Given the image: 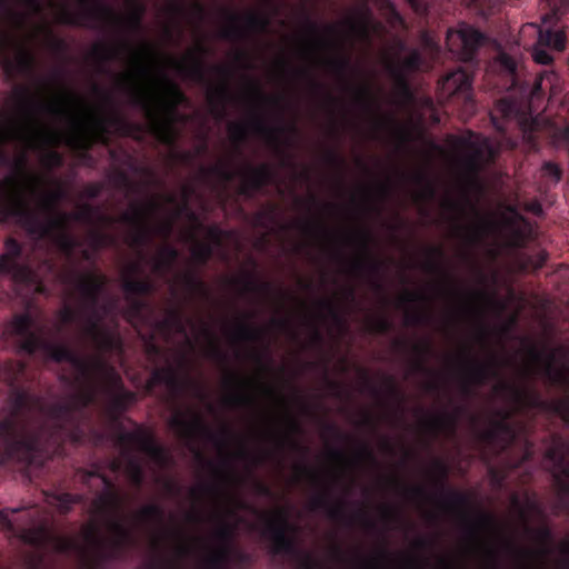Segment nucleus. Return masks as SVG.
<instances>
[{
    "instance_id": "13",
    "label": "nucleus",
    "mask_w": 569,
    "mask_h": 569,
    "mask_svg": "<svg viewBox=\"0 0 569 569\" xmlns=\"http://www.w3.org/2000/svg\"><path fill=\"white\" fill-rule=\"evenodd\" d=\"M161 203L157 199H149L146 202H132L130 210L122 212L119 221L132 228L129 236V244L139 250L141 259L146 258L143 248L148 246L156 233L151 226V218L161 210Z\"/></svg>"
},
{
    "instance_id": "27",
    "label": "nucleus",
    "mask_w": 569,
    "mask_h": 569,
    "mask_svg": "<svg viewBox=\"0 0 569 569\" xmlns=\"http://www.w3.org/2000/svg\"><path fill=\"white\" fill-rule=\"evenodd\" d=\"M206 174H214L223 181H231L236 177V172L224 164H216L210 168H203ZM242 183L239 187V193L246 198H252L257 192L267 187V183L257 176L247 164L243 170L237 172Z\"/></svg>"
},
{
    "instance_id": "25",
    "label": "nucleus",
    "mask_w": 569,
    "mask_h": 569,
    "mask_svg": "<svg viewBox=\"0 0 569 569\" xmlns=\"http://www.w3.org/2000/svg\"><path fill=\"white\" fill-rule=\"evenodd\" d=\"M141 272L142 268L139 262L131 263L122 279V290L128 297L130 309L136 315L140 313L146 306L139 297L151 295L154 291V284L151 280L136 277Z\"/></svg>"
},
{
    "instance_id": "15",
    "label": "nucleus",
    "mask_w": 569,
    "mask_h": 569,
    "mask_svg": "<svg viewBox=\"0 0 569 569\" xmlns=\"http://www.w3.org/2000/svg\"><path fill=\"white\" fill-rule=\"evenodd\" d=\"M104 356L94 357V367L103 373L106 382L104 392L108 397L106 413L111 421L118 423L121 415L136 401V393L124 388L120 375L107 362Z\"/></svg>"
},
{
    "instance_id": "43",
    "label": "nucleus",
    "mask_w": 569,
    "mask_h": 569,
    "mask_svg": "<svg viewBox=\"0 0 569 569\" xmlns=\"http://www.w3.org/2000/svg\"><path fill=\"white\" fill-rule=\"evenodd\" d=\"M207 465L213 471L214 476L219 479L218 482L214 483H203L198 488H192L190 493L192 498L200 499L202 495L214 496L219 499L221 498H230L229 493L226 491L222 480L224 478V473L217 468L211 461H207Z\"/></svg>"
},
{
    "instance_id": "47",
    "label": "nucleus",
    "mask_w": 569,
    "mask_h": 569,
    "mask_svg": "<svg viewBox=\"0 0 569 569\" xmlns=\"http://www.w3.org/2000/svg\"><path fill=\"white\" fill-rule=\"evenodd\" d=\"M164 510L158 503H149L143 506L137 515L138 520L148 526H162L164 522Z\"/></svg>"
},
{
    "instance_id": "3",
    "label": "nucleus",
    "mask_w": 569,
    "mask_h": 569,
    "mask_svg": "<svg viewBox=\"0 0 569 569\" xmlns=\"http://www.w3.org/2000/svg\"><path fill=\"white\" fill-rule=\"evenodd\" d=\"M121 50L131 53L136 67L134 74L127 73L120 79V84L129 93L130 103L144 112L150 122V130L157 139L164 144L172 146L177 138L173 123L179 106L187 101L186 94L164 73L160 76V82L163 87L162 94L133 83L137 77L150 76V68L143 61L144 54L151 52V47L147 43L143 44L142 50H136L127 40L118 47L97 43L92 47L90 54L94 60L107 63L117 59Z\"/></svg>"
},
{
    "instance_id": "61",
    "label": "nucleus",
    "mask_w": 569,
    "mask_h": 569,
    "mask_svg": "<svg viewBox=\"0 0 569 569\" xmlns=\"http://www.w3.org/2000/svg\"><path fill=\"white\" fill-rule=\"evenodd\" d=\"M411 181L422 188V198H432L436 194V188L431 179L422 171H417L410 176Z\"/></svg>"
},
{
    "instance_id": "9",
    "label": "nucleus",
    "mask_w": 569,
    "mask_h": 569,
    "mask_svg": "<svg viewBox=\"0 0 569 569\" xmlns=\"http://www.w3.org/2000/svg\"><path fill=\"white\" fill-rule=\"evenodd\" d=\"M261 517L264 522L263 536L271 541L272 555L293 557L299 569H330L312 553L298 549L295 538L290 535L296 531V527L290 523L284 509H277L272 515L263 513Z\"/></svg>"
},
{
    "instance_id": "19",
    "label": "nucleus",
    "mask_w": 569,
    "mask_h": 569,
    "mask_svg": "<svg viewBox=\"0 0 569 569\" xmlns=\"http://www.w3.org/2000/svg\"><path fill=\"white\" fill-rule=\"evenodd\" d=\"M236 537V526L218 516V526L213 532L216 546L206 545L207 553L202 559L201 569H231L229 567L230 548Z\"/></svg>"
},
{
    "instance_id": "22",
    "label": "nucleus",
    "mask_w": 569,
    "mask_h": 569,
    "mask_svg": "<svg viewBox=\"0 0 569 569\" xmlns=\"http://www.w3.org/2000/svg\"><path fill=\"white\" fill-rule=\"evenodd\" d=\"M91 478L101 479L104 486V490L99 492L92 502L97 515L104 520L116 517L121 509L122 498L116 488L114 481L109 476L102 473L99 467L82 471L81 479L83 483H88Z\"/></svg>"
},
{
    "instance_id": "21",
    "label": "nucleus",
    "mask_w": 569,
    "mask_h": 569,
    "mask_svg": "<svg viewBox=\"0 0 569 569\" xmlns=\"http://www.w3.org/2000/svg\"><path fill=\"white\" fill-rule=\"evenodd\" d=\"M461 359L463 361L461 391L465 396L473 395L472 387H481L491 379H500V365L496 356H491L487 361H480L468 351Z\"/></svg>"
},
{
    "instance_id": "55",
    "label": "nucleus",
    "mask_w": 569,
    "mask_h": 569,
    "mask_svg": "<svg viewBox=\"0 0 569 569\" xmlns=\"http://www.w3.org/2000/svg\"><path fill=\"white\" fill-rule=\"evenodd\" d=\"M182 280L186 289L190 293L198 295L206 300H209L211 298V292L208 286L196 273H186Z\"/></svg>"
},
{
    "instance_id": "2",
    "label": "nucleus",
    "mask_w": 569,
    "mask_h": 569,
    "mask_svg": "<svg viewBox=\"0 0 569 569\" xmlns=\"http://www.w3.org/2000/svg\"><path fill=\"white\" fill-rule=\"evenodd\" d=\"M91 367V378L78 373L76 382L81 388L66 400L46 403L26 390L11 393L7 413L0 418V466H42L66 439L79 440L87 409L97 400V380L103 379L94 367V358Z\"/></svg>"
},
{
    "instance_id": "58",
    "label": "nucleus",
    "mask_w": 569,
    "mask_h": 569,
    "mask_svg": "<svg viewBox=\"0 0 569 569\" xmlns=\"http://www.w3.org/2000/svg\"><path fill=\"white\" fill-rule=\"evenodd\" d=\"M428 258L423 264L426 271L431 273H443V268L440 262L445 257V252L440 247H430L427 250Z\"/></svg>"
},
{
    "instance_id": "8",
    "label": "nucleus",
    "mask_w": 569,
    "mask_h": 569,
    "mask_svg": "<svg viewBox=\"0 0 569 569\" xmlns=\"http://www.w3.org/2000/svg\"><path fill=\"white\" fill-rule=\"evenodd\" d=\"M543 376L551 386L569 389V377L562 370L552 365V361L543 367ZM495 392L503 396L517 410L537 409L557 415L566 423H569V393L553 400H545L541 395L531 388L520 387L513 382L500 381L495 386Z\"/></svg>"
},
{
    "instance_id": "7",
    "label": "nucleus",
    "mask_w": 569,
    "mask_h": 569,
    "mask_svg": "<svg viewBox=\"0 0 569 569\" xmlns=\"http://www.w3.org/2000/svg\"><path fill=\"white\" fill-rule=\"evenodd\" d=\"M11 330L19 339L21 352L33 356L41 351L54 362H68L86 379L92 376V360L89 361L66 343H56L46 338L44 327L36 323L33 317L26 312L16 315Z\"/></svg>"
},
{
    "instance_id": "4",
    "label": "nucleus",
    "mask_w": 569,
    "mask_h": 569,
    "mask_svg": "<svg viewBox=\"0 0 569 569\" xmlns=\"http://www.w3.org/2000/svg\"><path fill=\"white\" fill-rule=\"evenodd\" d=\"M60 281L69 287L70 296H76L78 309L66 305L58 312L62 326L82 319V335L91 342L98 355L123 353V341L117 328L103 326L109 311L107 305H100V297L108 284V278L97 270L80 271L74 263L66 266L58 274Z\"/></svg>"
},
{
    "instance_id": "18",
    "label": "nucleus",
    "mask_w": 569,
    "mask_h": 569,
    "mask_svg": "<svg viewBox=\"0 0 569 569\" xmlns=\"http://www.w3.org/2000/svg\"><path fill=\"white\" fill-rule=\"evenodd\" d=\"M437 91L441 101L461 103L466 111H473L472 79L463 69H456L441 78Z\"/></svg>"
},
{
    "instance_id": "46",
    "label": "nucleus",
    "mask_w": 569,
    "mask_h": 569,
    "mask_svg": "<svg viewBox=\"0 0 569 569\" xmlns=\"http://www.w3.org/2000/svg\"><path fill=\"white\" fill-rule=\"evenodd\" d=\"M59 251L69 260L73 259V254L77 248L81 246V242L70 231L58 232L56 237L50 239Z\"/></svg>"
},
{
    "instance_id": "59",
    "label": "nucleus",
    "mask_w": 569,
    "mask_h": 569,
    "mask_svg": "<svg viewBox=\"0 0 569 569\" xmlns=\"http://www.w3.org/2000/svg\"><path fill=\"white\" fill-rule=\"evenodd\" d=\"M326 63L331 69V71L341 78L346 86L350 88V86L347 83V73L351 68L350 59L348 57L337 56L327 59Z\"/></svg>"
},
{
    "instance_id": "52",
    "label": "nucleus",
    "mask_w": 569,
    "mask_h": 569,
    "mask_svg": "<svg viewBox=\"0 0 569 569\" xmlns=\"http://www.w3.org/2000/svg\"><path fill=\"white\" fill-rule=\"evenodd\" d=\"M241 284L242 290L247 293L271 296L276 292V288L271 282L260 281L252 274L246 277Z\"/></svg>"
},
{
    "instance_id": "40",
    "label": "nucleus",
    "mask_w": 569,
    "mask_h": 569,
    "mask_svg": "<svg viewBox=\"0 0 569 569\" xmlns=\"http://www.w3.org/2000/svg\"><path fill=\"white\" fill-rule=\"evenodd\" d=\"M551 458L558 459L560 466L559 473L556 477L558 507L569 513V463L556 451H551Z\"/></svg>"
},
{
    "instance_id": "50",
    "label": "nucleus",
    "mask_w": 569,
    "mask_h": 569,
    "mask_svg": "<svg viewBox=\"0 0 569 569\" xmlns=\"http://www.w3.org/2000/svg\"><path fill=\"white\" fill-rule=\"evenodd\" d=\"M462 519L467 523L468 532L471 537H477L478 531L481 529H496L497 522L492 515L487 512L478 513L475 521H470L467 513H462Z\"/></svg>"
},
{
    "instance_id": "23",
    "label": "nucleus",
    "mask_w": 569,
    "mask_h": 569,
    "mask_svg": "<svg viewBox=\"0 0 569 569\" xmlns=\"http://www.w3.org/2000/svg\"><path fill=\"white\" fill-rule=\"evenodd\" d=\"M116 445H129L133 450L146 453L157 465L164 467L169 463L170 457L167 450L160 446L154 437L144 428L138 427L133 431H124L119 427L116 433Z\"/></svg>"
},
{
    "instance_id": "12",
    "label": "nucleus",
    "mask_w": 569,
    "mask_h": 569,
    "mask_svg": "<svg viewBox=\"0 0 569 569\" xmlns=\"http://www.w3.org/2000/svg\"><path fill=\"white\" fill-rule=\"evenodd\" d=\"M168 425L180 439L187 442H193L198 438H204L221 450L227 449L234 436L232 430L227 426H222L219 432L212 431L203 417L193 409L182 411L176 408Z\"/></svg>"
},
{
    "instance_id": "45",
    "label": "nucleus",
    "mask_w": 569,
    "mask_h": 569,
    "mask_svg": "<svg viewBox=\"0 0 569 569\" xmlns=\"http://www.w3.org/2000/svg\"><path fill=\"white\" fill-rule=\"evenodd\" d=\"M83 501V496L79 493H70V492H50L47 493V502L52 507L57 508V510L67 515L71 511L74 505L81 503Z\"/></svg>"
},
{
    "instance_id": "10",
    "label": "nucleus",
    "mask_w": 569,
    "mask_h": 569,
    "mask_svg": "<svg viewBox=\"0 0 569 569\" xmlns=\"http://www.w3.org/2000/svg\"><path fill=\"white\" fill-rule=\"evenodd\" d=\"M490 118L499 132H506L507 123L513 121L527 143L532 148L538 146V133L543 128L545 120L539 114L532 113L530 101L511 97L501 98L495 103Z\"/></svg>"
},
{
    "instance_id": "54",
    "label": "nucleus",
    "mask_w": 569,
    "mask_h": 569,
    "mask_svg": "<svg viewBox=\"0 0 569 569\" xmlns=\"http://www.w3.org/2000/svg\"><path fill=\"white\" fill-rule=\"evenodd\" d=\"M228 26L221 30L220 37L226 40H241L246 37L244 29L239 24L241 17L233 12H227Z\"/></svg>"
},
{
    "instance_id": "26",
    "label": "nucleus",
    "mask_w": 569,
    "mask_h": 569,
    "mask_svg": "<svg viewBox=\"0 0 569 569\" xmlns=\"http://www.w3.org/2000/svg\"><path fill=\"white\" fill-rule=\"evenodd\" d=\"M353 239L359 247L360 253L355 260L351 261V271L355 273L366 272L377 278L381 273L383 263L372 254L371 232L367 229H361L355 233Z\"/></svg>"
},
{
    "instance_id": "16",
    "label": "nucleus",
    "mask_w": 569,
    "mask_h": 569,
    "mask_svg": "<svg viewBox=\"0 0 569 569\" xmlns=\"http://www.w3.org/2000/svg\"><path fill=\"white\" fill-rule=\"evenodd\" d=\"M310 508L312 510H323L328 518L342 522L346 526H352L357 521L366 530L372 531L376 529V523L369 517L366 509L360 508L356 513L348 515L347 502L342 499H332L331 491L328 488H325L311 498Z\"/></svg>"
},
{
    "instance_id": "1",
    "label": "nucleus",
    "mask_w": 569,
    "mask_h": 569,
    "mask_svg": "<svg viewBox=\"0 0 569 569\" xmlns=\"http://www.w3.org/2000/svg\"><path fill=\"white\" fill-rule=\"evenodd\" d=\"M92 89L109 112H79L77 108L84 106L86 100L66 86L63 93L50 102L41 100L27 86L14 87L8 99L9 109H0V168H11L9 176L18 177L21 192L24 180L38 182L40 179L28 171L29 151L39 153L42 166L53 170L64 162L56 150L61 144L81 149L83 157L89 158L90 143L84 137L89 126L96 139L106 144L110 128L127 136L141 131L140 126L130 123L119 113L110 92L98 84Z\"/></svg>"
},
{
    "instance_id": "31",
    "label": "nucleus",
    "mask_w": 569,
    "mask_h": 569,
    "mask_svg": "<svg viewBox=\"0 0 569 569\" xmlns=\"http://www.w3.org/2000/svg\"><path fill=\"white\" fill-rule=\"evenodd\" d=\"M303 24L307 33L312 38L308 46V53L335 47L333 38L338 34V28L336 24H325L323 27H320L306 12L303 13Z\"/></svg>"
},
{
    "instance_id": "36",
    "label": "nucleus",
    "mask_w": 569,
    "mask_h": 569,
    "mask_svg": "<svg viewBox=\"0 0 569 569\" xmlns=\"http://www.w3.org/2000/svg\"><path fill=\"white\" fill-rule=\"evenodd\" d=\"M473 133L468 132V137L450 136L449 141L451 147L457 151H468L469 153L463 158L465 167L470 171L479 169L480 160L482 159L481 148L471 140Z\"/></svg>"
},
{
    "instance_id": "63",
    "label": "nucleus",
    "mask_w": 569,
    "mask_h": 569,
    "mask_svg": "<svg viewBox=\"0 0 569 569\" xmlns=\"http://www.w3.org/2000/svg\"><path fill=\"white\" fill-rule=\"evenodd\" d=\"M114 242L112 236L101 230H92L90 232V243L93 251L111 246Z\"/></svg>"
},
{
    "instance_id": "62",
    "label": "nucleus",
    "mask_w": 569,
    "mask_h": 569,
    "mask_svg": "<svg viewBox=\"0 0 569 569\" xmlns=\"http://www.w3.org/2000/svg\"><path fill=\"white\" fill-rule=\"evenodd\" d=\"M499 63L503 71H506L512 80V86L518 84V62L516 59L507 53L499 56Z\"/></svg>"
},
{
    "instance_id": "34",
    "label": "nucleus",
    "mask_w": 569,
    "mask_h": 569,
    "mask_svg": "<svg viewBox=\"0 0 569 569\" xmlns=\"http://www.w3.org/2000/svg\"><path fill=\"white\" fill-rule=\"evenodd\" d=\"M159 385H164L174 396H177L184 388V380L174 367L166 366L152 370L147 382V389L151 391Z\"/></svg>"
},
{
    "instance_id": "39",
    "label": "nucleus",
    "mask_w": 569,
    "mask_h": 569,
    "mask_svg": "<svg viewBox=\"0 0 569 569\" xmlns=\"http://www.w3.org/2000/svg\"><path fill=\"white\" fill-rule=\"evenodd\" d=\"M106 522L112 533V548L114 551H122L127 547L136 543L133 530L120 521L117 516L111 519H107Z\"/></svg>"
},
{
    "instance_id": "64",
    "label": "nucleus",
    "mask_w": 569,
    "mask_h": 569,
    "mask_svg": "<svg viewBox=\"0 0 569 569\" xmlns=\"http://www.w3.org/2000/svg\"><path fill=\"white\" fill-rule=\"evenodd\" d=\"M541 177L556 186L562 178V169L552 161H545L541 166Z\"/></svg>"
},
{
    "instance_id": "37",
    "label": "nucleus",
    "mask_w": 569,
    "mask_h": 569,
    "mask_svg": "<svg viewBox=\"0 0 569 569\" xmlns=\"http://www.w3.org/2000/svg\"><path fill=\"white\" fill-rule=\"evenodd\" d=\"M227 387L237 388L238 390L227 398V403L238 408H249L256 406V398L246 391L248 380L240 377L238 373L231 372L224 380Z\"/></svg>"
},
{
    "instance_id": "42",
    "label": "nucleus",
    "mask_w": 569,
    "mask_h": 569,
    "mask_svg": "<svg viewBox=\"0 0 569 569\" xmlns=\"http://www.w3.org/2000/svg\"><path fill=\"white\" fill-rule=\"evenodd\" d=\"M254 317V313H248L244 319L238 320L231 332V338L239 342H257L264 338V330L251 325L250 319Z\"/></svg>"
},
{
    "instance_id": "41",
    "label": "nucleus",
    "mask_w": 569,
    "mask_h": 569,
    "mask_svg": "<svg viewBox=\"0 0 569 569\" xmlns=\"http://www.w3.org/2000/svg\"><path fill=\"white\" fill-rule=\"evenodd\" d=\"M121 449V455L126 461L124 472L130 482L140 488L144 482V470L141 462L134 457L133 448L129 445H117Z\"/></svg>"
},
{
    "instance_id": "29",
    "label": "nucleus",
    "mask_w": 569,
    "mask_h": 569,
    "mask_svg": "<svg viewBox=\"0 0 569 569\" xmlns=\"http://www.w3.org/2000/svg\"><path fill=\"white\" fill-rule=\"evenodd\" d=\"M4 253L0 256V273L11 274L20 281L29 280L31 270L19 261L22 256L20 242L13 238H8L4 242Z\"/></svg>"
},
{
    "instance_id": "6",
    "label": "nucleus",
    "mask_w": 569,
    "mask_h": 569,
    "mask_svg": "<svg viewBox=\"0 0 569 569\" xmlns=\"http://www.w3.org/2000/svg\"><path fill=\"white\" fill-rule=\"evenodd\" d=\"M130 11L123 18L102 0H77L80 10L72 11L67 4H61L57 20L61 24L84 28H106L122 26L127 31L137 33L142 30L146 6L138 0H124Z\"/></svg>"
},
{
    "instance_id": "33",
    "label": "nucleus",
    "mask_w": 569,
    "mask_h": 569,
    "mask_svg": "<svg viewBox=\"0 0 569 569\" xmlns=\"http://www.w3.org/2000/svg\"><path fill=\"white\" fill-rule=\"evenodd\" d=\"M41 179L38 182L33 180H24L22 182V193L24 188L28 187L32 194L38 196V203L41 211H56L58 204L67 197V191L63 186L54 180L56 187L48 191H40Z\"/></svg>"
},
{
    "instance_id": "48",
    "label": "nucleus",
    "mask_w": 569,
    "mask_h": 569,
    "mask_svg": "<svg viewBox=\"0 0 569 569\" xmlns=\"http://www.w3.org/2000/svg\"><path fill=\"white\" fill-rule=\"evenodd\" d=\"M551 451H556V453L569 463V441L566 442L561 437L555 436L552 446H550L546 451V458L553 465L552 478L556 482V477L559 473L560 466L558 459L551 458Z\"/></svg>"
},
{
    "instance_id": "35",
    "label": "nucleus",
    "mask_w": 569,
    "mask_h": 569,
    "mask_svg": "<svg viewBox=\"0 0 569 569\" xmlns=\"http://www.w3.org/2000/svg\"><path fill=\"white\" fill-rule=\"evenodd\" d=\"M153 547L157 550L156 558L147 566L139 569H188L183 563V559L189 557L192 552V549L189 545L179 543L176 548L174 559L168 558L160 552L159 541H154Z\"/></svg>"
},
{
    "instance_id": "11",
    "label": "nucleus",
    "mask_w": 569,
    "mask_h": 569,
    "mask_svg": "<svg viewBox=\"0 0 569 569\" xmlns=\"http://www.w3.org/2000/svg\"><path fill=\"white\" fill-rule=\"evenodd\" d=\"M228 132L239 152L241 146L248 141L252 132L262 137L278 152L283 153L282 146L291 147L293 144V137L298 136L299 130L296 124L269 126L261 114L254 113L249 121L230 122L228 124Z\"/></svg>"
},
{
    "instance_id": "56",
    "label": "nucleus",
    "mask_w": 569,
    "mask_h": 569,
    "mask_svg": "<svg viewBox=\"0 0 569 569\" xmlns=\"http://www.w3.org/2000/svg\"><path fill=\"white\" fill-rule=\"evenodd\" d=\"M412 351L417 355L418 359L413 363V369L417 372L429 373L430 370L426 366V359L432 353V346L429 341L423 343H415L411 346Z\"/></svg>"
},
{
    "instance_id": "14",
    "label": "nucleus",
    "mask_w": 569,
    "mask_h": 569,
    "mask_svg": "<svg viewBox=\"0 0 569 569\" xmlns=\"http://www.w3.org/2000/svg\"><path fill=\"white\" fill-rule=\"evenodd\" d=\"M511 502L512 506L518 510L519 516L525 522L526 533L530 536L536 542H538L540 545V548L537 550L519 548L511 541L505 542L506 548L521 558H543L547 555H549V546L553 539L552 530L550 529V527L548 525H542L538 528H532L528 523L529 512H540L539 503L536 501L535 498L528 496L526 498L525 506H522L517 495L512 496Z\"/></svg>"
},
{
    "instance_id": "24",
    "label": "nucleus",
    "mask_w": 569,
    "mask_h": 569,
    "mask_svg": "<svg viewBox=\"0 0 569 569\" xmlns=\"http://www.w3.org/2000/svg\"><path fill=\"white\" fill-rule=\"evenodd\" d=\"M486 40L487 37L480 30L468 23L459 24L457 30H449L446 38L449 50L465 62L475 59Z\"/></svg>"
},
{
    "instance_id": "28",
    "label": "nucleus",
    "mask_w": 569,
    "mask_h": 569,
    "mask_svg": "<svg viewBox=\"0 0 569 569\" xmlns=\"http://www.w3.org/2000/svg\"><path fill=\"white\" fill-rule=\"evenodd\" d=\"M209 50L203 43H198L196 49L189 51L186 58L171 59L173 68L179 74L198 83H208L207 67L203 57Z\"/></svg>"
},
{
    "instance_id": "49",
    "label": "nucleus",
    "mask_w": 569,
    "mask_h": 569,
    "mask_svg": "<svg viewBox=\"0 0 569 569\" xmlns=\"http://www.w3.org/2000/svg\"><path fill=\"white\" fill-rule=\"evenodd\" d=\"M69 213L71 214V221L82 222L87 224H93L96 218H98L102 222H113V219L106 217L103 214H98L97 208L89 203H84L79 208V210Z\"/></svg>"
},
{
    "instance_id": "5",
    "label": "nucleus",
    "mask_w": 569,
    "mask_h": 569,
    "mask_svg": "<svg viewBox=\"0 0 569 569\" xmlns=\"http://www.w3.org/2000/svg\"><path fill=\"white\" fill-rule=\"evenodd\" d=\"M48 219L42 220L32 210L29 202L19 190V179L16 176H7L0 179V221L17 219L27 232L37 241L51 239L58 232L69 231L71 214L56 210L43 211Z\"/></svg>"
},
{
    "instance_id": "38",
    "label": "nucleus",
    "mask_w": 569,
    "mask_h": 569,
    "mask_svg": "<svg viewBox=\"0 0 569 569\" xmlns=\"http://www.w3.org/2000/svg\"><path fill=\"white\" fill-rule=\"evenodd\" d=\"M463 412L462 407H457L453 412H443L431 415L423 420V427L431 433L437 435L442 431L455 433L460 415Z\"/></svg>"
},
{
    "instance_id": "51",
    "label": "nucleus",
    "mask_w": 569,
    "mask_h": 569,
    "mask_svg": "<svg viewBox=\"0 0 569 569\" xmlns=\"http://www.w3.org/2000/svg\"><path fill=\"white\" fill-rule=\"evenodd\" d=\"M538 42L549 49L562 51L566 47V36L560 30H539Z\"/></svg>"
},
{
    "instance_id": "44",
    "label": "nucleus",
    "mask_w": 569,
    "mask_h": 569,
    "mask_svg": "<svg viewBox=\"0 0 569 569\" xmlns=\"http://www.w3.org/2000/svg\"><path fill=\"white\" fill-rule=\"evenodd\" d=\"M179 258V251L171 244L161 247L159 254L151 259L152 271L157 274L164 276L171 271Z\"/></svg>"
},
{
    "instance_id": "17",
    "label": "nucleus",
    "mask_w": 569,
    "mask_h": 569,
    "mask_svg": "<svg viewBox=\"0 0 569 569\" xmlns=\"http://www.w3.org/2000/svg\"><path fill=\"white\" fill-rule=\"evenodd\" d=\"M11 42L10 34L2 29V17H0V66L10 80L17 77L33 78L37 70V58L34 53L23 44H17V53L10 57L6 49Z\"/></svg>"
},
{
    "instance_id": "57",
    "label": "nucleus",
    "mask_w": 569,
    "mask_h": 569,
    "mask_svg": "<svg viewBox=\"0 0 569 569\" xmlns=\"http://www.w3.org/2000/svg\"><path fill=\"white\" fill-rule=\"evenodd\" d=\"M246 29L251 32H264L270 26V19L268 16L258 13V12H249L244 17Z\"/></svg>"
},
{
    "instance_id": "60",
    "label": "nucleus",
    "mask_w": 569,
    "mask_h": 569,
    "mask_svg": "<svg viewBox=\"0 0 569 569\" xmlns=\"http://www.w3.org/2000/svg\"><path fill=\"white\" fill-rule=\"evenodd\" d=\"M230 560L229 565L233 563L238 568H247L251 567L254 562L253 556L249 552H246L236 546L230 548ZM231 568V566H229Z\"/></svg>"
},
{
    "instance_id": "32",
    "label": "nucleus",
    "mask_w": 569,
    "mask_h": 569,
    "mask_svg": "<svg viewBox=\"0 0 569 569\" xmlns=\"http://www.w3.org/2000/svg\"><path fill=\"white\" fill-rule=\"evenodd\" d=\"M433 469L438 475L436 486L438 487L440 496L442 498V506L447 509L452 510L468 508L469 498L466 493L446 487L445 480L447 479L449 472L447 466L442 461L436 460L433 462Z\"/></svg>"
},
{
    "instance_id": "53",
    "label": "nucleus",
    "mask_w": 569,
    "mask_h": 569,
    "mask_svg": "<svg viewBox=\"0 0 569 569\" xmlns=\"http://www.w3.org/2000/svg\"><path fill=\"white\" fill-rule=\"evenodd\" d=\"M160 327L164 330H174L178 333L186 332L183 312L178 308H170L167 310L166 317L160 321Z\"/></svg>"
},
{
    "instance_id": "30",
    "label": "nucleus",
    "mask_w": 569,
    "mask_h": 569,
    "mask_svg": "<svg viewBox=\"0 0 569 569\" xmlns=\"http://www.w3.org/2000/svg\"><path fill=\"white\" fill-rule=\"evenodd\" d=\"M213 70L223 79V82L210 89L208 94L211 112L217 119L226 116V104L232 98L228 80L231 77V69L227 66H214Z\"/></svg>"
},
{
    "instance_id": "20",
    "label": "nucleus",
    "mask_w": 569,
    "mask_h": 569,
    "mask_svg": "<svg viewBox=\"0 0 569 569\" xmlns=\"http://www.w3.org/2000/svg\"><path fill=\"white\" fill-rule=\"evenodd\" d=\"M513 412L509 409H497L489 427L480 430L479 439L491 446L497 453L507 451L518 439L516 427L509 421Z\"/></svg>"
}]
</instances>
